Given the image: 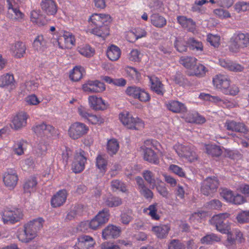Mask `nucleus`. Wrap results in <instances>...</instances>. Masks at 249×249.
I'll list each match as a JSON object with an SVG mask.
<instances>
[{
    "label": "nucleus",
    "mask_w": 249,
    "mask_h": 249,
    "mask_svg": "<svg viewBox=\"0 0 249 249\" xmlns=\"http://www.w3.org/2000/svg\"><path fill=\"white\" fill-rule=\"evenodd\" d=\"M230 50L236 53L240 48L247 47L249 45V34L237 33L230 39Z\"/></svg>",
    "instance_id": "f257e3e1"
},
{
    "label": "nucleus",
    "mask_w": 249,
    "mask_h": 249,
    "mask_svg": "<svg viewBox=\"0 0 249 249\" xmlns=\"http://www.w3.org/2000/svg\"><path fill=\"white\" fill-rule=\"evenodd\" d=\"M120 119L123 124L129 129L139 130L144 127L141 119L133 117L128 112L120 114Z\"/></svg>",
    "instance_id": "f03ea898"
},
{
    "label": "nucleus",
    "mask_w": 249,
    "mask_h": 249,
    "mask_svg": "<svg viewBox=\"0 0 249 249\" xmlns=\"http://www.w3.org/2000/svg\"><path fill=\"white\" fill-rule=\"evenodd\" d=\"M229 215L227 213H220L213 216L212 219L216 230L222 233L226 234L231 231L230 223L226 219Z\"/></svg>",
    "instance_id": "7ed1b4c3"
},
{
    "label": "nucleus",
    "mask_w": 249,
    "mask_h": 249,
    "mask_svg": "<svg viewBox=\"0 0 249 249\" xmlns=\"http://www.w3.org/2000/svg\"><path fill=\"white\" fill-rule=\"evenodd\" d=\"M101 16V29L93 28L91 31L93 34L105 38L109 35L108 24L111 22V17L109 15L100 14Z\"/></svg>",
    "instance_id": "20e7f679"
},
{
    "label": "nucleus",
    "mask_w": 249,
    "mask_h": 249,
    "mask_svg": "<svg viewBox=\"0 0 249 249\" xmlns=\"http://www.w3.org/2000/svg\"><path fill=\"white\" fill-rule=\"evenodd\" d=\"M219 181L216 177H208L202 183L200 191L205 196H211L216 192Z\"/></svg>",
    "instance_id": "39448f33"
},
{
    "label": "nucleus",
    "mask_w": 249,
    "mask_h": 249,
    "mask_svg": "<svg viewBox=\"0 0 249 249\" xmlns=\"http://www.w3.org/2000/svg\"><path fill=\"white\" fill-rule=\"evenodd\" d=\"M89 130L88 126L84 124L76 122L71 125L68 133L71 138L75 140L86 134Z\"/></svg>",
    "instance_id": "423d86ee"
},
{
    "label": "nucleus",
    "mask_w": 249,
    "mask_h": 249,
    "mask_svg": "<svg viewBox=\"0 0 249 249\" xmlns=\"http://www.w3.org/2000/svg\"><path fill=\"white\" fill-rule=\"evenodd\" d=\"M6 209L3 212L2 219L4 223H15L22 218L23 214L18 209H14V210H9Z\"/></svg>",
    "instance_id": "0eeeda50"
},
{
    "label": "nucleus",
    "mask_w": 249,
    "mask_h": 249,
    "mask_svg": "<svg viewBox=\"0 0 249 249\" xmlns=\"http://www.w3.org/2000/svg\"><path fill=\"white\" fill-rule=\"evenodd\" d=\"M87 161L85 152L80 149L75 156L74 160L72 163V170L75 173H79L85 168V164Z\"/></svg>",
    "instance_id": "6e6552de"
},
{
    "label": "nucleus",
    "mask_w": 249,
    "mask_h": 249,
    "mask_svg": "<svg viewBox=\"0 0 249 249\" xmlns=\"http://www.w3.org/2000/svg\"><path fill=\"white\" fill-rule=\"evenodd\" d=\"M83 89L89 93L101 92L105 90V84L98 80L88 81L83 85Z\"/></svg>",
    "instance_id": "1a4fd4ad"
},
{
    "label": "nucleus",
    "mask_w": 249,
    "mask_h": 249,
    "mask_svg": "<svg viewBox=\"0 0 249 249\" xmlns=\"http://www.w3.org/2000/svg\"><path fill=\"white\" fill-rule=\"evenodd\" d=\"M176 152L179 157L185 158L190 162H193L197 159L196 153L189 146L179 145Z\"/></svg>",
    "instance_id": "9d476101"
},
{
    "label": "nucleus",
    "mask_w": 249,
    "mask_h": 249,
    "mask_svg": "<svg viewBox=\"0 0 249 249\" xmlns=\"http://www.w3.org/2000/svg\"><path fill=\"white\" fill-rule=\"evenodd\" d=\"M44 223L43 219L39 217L34 219L30 221L28 223L24 225L25 228L27 229V231L30 232V235L35 237L37 235V232L43 226Z\"/></svg>",
    "instance_id": "9b49d317"
},
{
    "label": "nucleus",
    "mask_w": 249,
    "mask_h": 249,
    "mask_svg": "<svg viewBox=\"0 0 249 249\" xmlns=\"http://www.w3.org/2000/svg\"><path fill=\"white\" fill-rule=\"evenodd\" d=\"M135 179L141 196L147 200H151L153 198V193L146 187L143 179L140 177H137Z\"/></svg>",
    "instance_id": "f8f14e48"
},
{
    "label": "nucleus",
    "mask_w": 249,
    "mask_h": 249,
    "mask_svg": "<svg viewBox=\"0 0 249 249\" xmlns=\"http://www.w3.org/2000/svg\"><path fill=\"white\" fill-rule=\"evenodd\" d=\"M225 127L227 130L231 131L242 133H247L248 132V128L244 123L233 120H227L225 124Z\"/></svg>",
    "instance_id": "ddd939ff"
},
{
    "label": "nucleus",
    "mask_w": 249,
    "mask_h": 249,
    "mask_svg": "<svg viewBox=\"0 0 249 249\" xmlns=\"http://www.w3.org/2000/svg\"><path fill=\"white\" fill-rule=\"evenodd\" d=\"M57 42L61 48H71L74 44V36L70 32H64L63 36L58 39Z\"/></svg>",
    "instance_id": "4468645a"
},
{
    "label": "nucleus",
    "mask_w": 249,
    "mask_h": 249,
    "mask_svg": "<svg viewBox=\"0 0 249 249\" xmlns=\"http://www.w3.org/2000/svg\"><path fill=\"white\" fill-rule=\"evenodd\" d=\"M213 83L217 89H221L223 92L224 90L229 87L230 85V79L228 76L219 74L213 78Z\"/></svg>",
    "instance_id": "2eb2a0df"
},
{
    "label": "nucleus",
    "mask_w": 249,
    "mask_h": 249,
    "mask_svg": "<svg viewBox=\"0 0 249 249\" xmlns=\"http://www.w3.org/2000/svg\"><path fill=\"white\" fill-rule=\"evenodd\" d=\"M67 193L66 190L59 191L51 199V205L54 207H58L62 205L66 201Z\"/></svg>",
    "instance_id": "dca6fc26"
},
{
    "label": "nucleus",
    "mask_w": 249,
    "mask_h": 249,
    "mask_svg": "<svg viewBox=\"0 0 249 249\" xmlns=\"http://www.w3.org/2000/svg\"><path fill=\"white\" fill-rule=\"evenodd\" d=\"M42 10L48 15H54L57 11L55 2L53 0H43L41 3Z\"/></svg>",
    "instance_id": "f3484780"
},
{
    "label": "nucleus",
    "mask_w": 249,
    "mask_h": 249,
    "mask_svg": "<svg viewBox=\"0 0 249 249\" xmlns=\"http://www.w3.org/2000/svg\"><path fill=\"white\" fill-rule=\"evenodd\" d=\"M18 180V176L15 171L10 169L5 173L3 181L6 186L13 188L17 185Z\"/></svg>",
    "instance_id": "a211bd4d"
},
{
    "label": "nucleus",
    "mask_w": 249,
    "mask_h": 249,
    "mask_svg": "<svg viewBox=\"0 0 249 249\" xmlns=\"http://www.w3.org/2000/svg\"><path fill=\"white\" fill-rule=\"evenodd\" d=\"M120 233V229L115 226L109 225L102 231V236L105 239L118 237Z\"/></svg>",
    "instance_id": "6ab92c4d"
},
{
    "label": "nucleus",
    "mask_w": 249,
    "mask_h": 249,
    "mask_svg": "<svg viewBox=\"0 0 249 249\" xmlns=\"http://www.w3.org/2000/svg\"><path fill=\"white\" fill-rule=\"evenodd\" d=\"M27 116L26 113L20 112L15 116L12 120V127L16 130L20 129L26 124Z\"/></svg>",
    "instance_id": "aec40b11"
},
{
    "label": "nucleus",
    "mask_w": 249,
    "mask_h": 249,
    "mask_svg": "<svg viewBox=\"0 0 249 249\" xmlns=\"http://www.w3.org/2000/svg\"><path fill=\"white\" fill-rule=\"evenodd\" d=\"M219 64L220 66L230 71L241 72L244 69V67L242 65L229 60L220 59Z\"/></svg>",
    "instance_id": "412c9836"
},
{
    "label": "nucleus",
    "mask_w": 249,
    "mask_h": 249,
    "mask_svg": "<svg viewBox=\"0 0 249 249\" xmlns=\"http://www.w3.org/2000/svg\"><path fill=\"white\" fill-rule=\"evenodd\" d=\"M33 129L37 135L40 136L43 135H47L49 133H53L54 131V128L52 125H47L44 123L36 124L33 128Z\"/></svg>",
    "instance_id": "4be33fe9"
},
{
    "label": "nucleus",
    "mask_w": 249,
    "mask_h": 249,
    "mask_svg": "<svg viewBox=\"0 0 249 249\" xmlns=\"http://www.w3.org/2000/svg\"><path fill=\"white\" fill-rule=\"evenodd\" d=\"M90 107L94 110H104L107 107L104 101L100 97L96 96H90L89 97Z\"/></svg>",
    "instance_id": "5701e85b"
},
{
    "label": "nucleus",
    "mask_w": 249,
    "mask_h": 249,
    "mask_svg": "<svg viewBox=\"0 0 249 249\" xmlns=\"http://www.w3.org/2000/svg\"><path fill=\"white\" fill-rule=\"evenodd\" d=\"M167 108L175 113H184L187 111L185 105L178 101L173 100L166 104Z\"/></svg>",
    "instance_id": "b1692460"
},
{
    "label": "nucleus",
    "mask_w": 249,
    "mask_h": 249,
    "mask_svg": "<svg viewBox=\"0 0 249 249\" xmlns=\"http://www.w3.org/2000/svg\"><path fill=\"white\" fill-rule=\"evenodd\" d=\"M170 230V227L168 225H161L158 226H153L152 231L160 239L165 238Z\"/></svg>",
    "instance_id": "393cba45"
},
{
    "label": "nucleus",
    "mask_w": 249,
    "mask_h": 249,
    "mask_svg": "<svg viewBox=\"0 0 249 249\" xmlns=\"http://www.w3.org/2000/svg\"><path fill=\"white\" fill-rule=\"evenodd\" d=\"M150 81L151 84V89L158 95H163L165 90L163 85L160 80L158 77L153 76L150 77Z\"/></svg>",
    "instance_id": "a878e982"
},
{
    "label": "nucleus",
    "mask_w": 249,
    "mask_h": 249,
    "mask_svg": "<svg viewBox=\"0 0 249 249\" xmlns=\"http://www.w3.org/2000/svg\"><path fill=\"white\" fill-rule=\"evenodd\" d=\"M178 22L185 28L190 31H193L196 28V23L191 18H187L184 16H178L177 18Z\"/></svg>",
    "instance_id": "bb28decb"
},
{
    "label": "nucleus",
    "mask_w": 249,
    "mask_h": 249,
    "mask_svg": "<svg viewBox=\"0 0 249 249\" xmlns=\"http://www.w3.org/2000/svg\"><path fill=\"white\" fill-rule=\"evenodd\" d=\"M78 245L83 249H89L93 247L95 242L93 239L89 235H82L78 238Z\"/></svg>",
    "instance_id": "cd10ccee"
},
{
    "label": "nucleus",
    "mask_w": 249,
    "mask_h": 249,
    "mask_svg": "<svg viewBox=\"0 0 249 249\" xmlns=\"http://www.w3.org/2000/svg\"><path fill=\"white\" fill-rule=\"evenodd\" d=\"M107 55L108 58L111 61H116L120 57V49L114 45H112L108 48L107 51Z\"/></svg>",
    "instance_id": "c85d7f7f"
},
{
    "label": "nucleus",
    "mask_w": 249,
    "mask_h": 249,
    "mask_svg": "<svg viewBox=\"0 0 249 249\" xmlns=\"http://www.w3.org/2000/svg\"><path fill=\"white\" fill-rule=\"evenodd\" d=\"M151 23L155 27L162 28L166 24V20L158 14H154L150 16Z\"/></svg>",
    "instance_id": "c756f323"
},
{
    "label": "nucleus",
    "mask_w": 249,
    "mask_h": 249,
    "mask_svg": "<svg viewBox=\"0 0 249 249\" xmlns=\"http://www.w3.org/2000/svg\"><path fill=\"white\" fill-rule=\"evenodd\" d=\"M26 49V48L25 44L20 41L16 42L12 48L15 56L17 58L23 57V54L25 53Z\"/></svg>",
    "instance_id": "7c9ffc66"
},
{
    "label": "nucleus",
    "mask_w": 249,
    "mask_h": 249,
    "mask_svg": "<svg viewBox=\"0 0 249 249\" xmlns=\"http://www.w3.org/2000/svg\"><path fill=\"white\" fill-rule=\"evenodd\" d=\"M144 159L155 164H158L159 163V160L157 155L151 148H146L144 150Z\"/></svg>",
    "instance_id": "2f4dec72"
},
{
    "label": "nucleus",
    "mask_w": 249,
    "mask_h": 249,
    "mask_svg": "<svg viewBox=\"0 0 249 249\" xmlns=\"http://www.w3.org/2000/svg\"><path fill=\"white\" fill-rule=\"evenodd\" d=\"M15 80L13 74L6 73L0 77V87H7L14 85Z\"/></svg>",
    "instance_id": "473e14b6"
},
{
    "label": "nucleus",
    "mask_w": 249,
    "mask_h": 249,
    "mask_svg": "<svg viewBox=\"0 0 249 249\" xmlns=\"http://www.w3.org/2000/svg\"><path fill=\"white\" fill-rule=\"evenodd\" d=\"M176 50L179 53L186 52L188 47V40L181 37L176 38L174 43Z\"/></svg>",
    "instance_id": "72a5a7b5"
},
{
    "label": "nucleus",
    "mask_w": 249,
    "mask_h": 249,
    "mask_svg": "<svg viewBox=\"0 0 249 249\" xmlns=\"http://www.w3.org/2000/svg\"><path fill=\"white\" fill-rule=\"evenodd\" d=\"M197 62V59L194 57L182 56L179 60L180 63L187 69L192 70Z\"/></svg>",
    "instance_id": "f704fd0d"
},
{
    "label": "nucleus",
    "mask_w": 249,
    "mask_h": 249,
    "mask_svg": "<svg viewBox=\"0 0 249 249\" xmlns=\"http://www.w3.org/2000/svg\"><path fill=\"white\" fill-rule=\"evenodd\" d=\"M107 160L105 155H98L96 159V165L102 173L107 170Z\"/></svg>",
    "instance_id": "c9c22d12"
},
{
    "label": "nucleus",
    "mask_w": 249,
    "mask_h": 249,
    "mask_svg": "<svg viewBox=\"0 0 249 249\" xmlns=\"http://www.w3.org/2000/svg\"><path fill=\"white\" fill-rule=\"evenodd\" d=\"M105 204L109 207H118L122 204V199L118 197L113 196H110L107 197L105 200Z\"/></svg>",
    "instance_id": "e433bc0d"
},
{
    "label": "nucleus",
    "mask_w": 249,
    "mask_h": 249,
    "mask_svg": "<svg viewBox=\"0 0 249 249\" xmlns=\"http://www.w3.org/2000/svg\"><path fill=\"white\" fill-rule=\"evenodd\" d=\"M119 148V144L118 141L112 139L109 140L107 144V150L108 153L110 155L116 154Z\"/></svg>",
    "instance_id": "4c0bfd02"
},
{
    "label": "nucleus",
    "mask_w": 249,
    "mask_h": 249,
    "mask_svg": "<svg viewBox=\"0 0 249 249\" xmlns=\"http://www.w3.org/2000/svg\"><path fill=\"white\" fill-rule=\"evenodd\" d=\"M191 71L192 72L190 74V75L201 77L204 76L206 73V68L203 65L196 63Z\"/></svg>",
    "instance_id": "58836bf2"
},
{
    "label": "nucleus",
    "mask_w": 249,
    "mask_h": 249,
    "mask_svg": "<svg viewBox=\"0 0 249 249\" xmlns=\"http://www.w3.org/2000/svg\"><path fill=\"white\" fill-rule=\"evenodd\" d=\"M221 240V237L214 233L207 234L201 239V242L203 244H213L215 242H219Z\"/></svg>",
    "instance_id": "ea45409f"
},
{
    "label": "nucleus",
    "mask_w": 249,
    "mask_h": 249,
    "mask_svg": "<svg viewBox=\"0 0 249 249\" xmlns=\"http://www.w3.org/2000/svg\"><path fill=\"white\" fill-rule=\"evenodd\" d=\"M110 216L109 211L107 209H104L99 212L95 217L98 220L102 225L107 223Z\"/></svg>",
    "instance_id": "a19ab883"
},
{
    "label": "nucleus",
    "mask_w": 249,
    "mask_h": 249,
    "mask_svg": "<svg viewBox=\"0 0 249 249\" xmlns=\"http://www.w3.org/2000/svg\"><path fill=\"white\" fill-rule=\"evenodd\" d=\"M37 184V181L35 178H29L25 182L23 189L25 192L31 193L33 191Z\"/></svg>",
    "instance_id": "79ce46f5"
},
{
    "label": "nucleus",
    "mask_w": 249,
    "mask_h": 249,
    "mask_svg": "<svg viewBox=\"0 0 249 249\" xmlns=\"http://www.w3.org/2000/svg\"><path fill=\"white\" fill-rule=\"evenodd\" d=\"M206 151L208 155L215 157H218L222 153V150L220 146L215 145L208 146L206 148Z\"/></svg>",
    "instance_id": "37998d69"
},
{
    "label": "nucleus",
    "mask_w": 249,
    "mask_h": 249,
    "mask_svg": "<svg viewBox=\"0 0 249 249\" xmlns=\"http://www.w3.org/2000/svg\"><path fill=\"white\" fill-rule=\"evenodd\" d=\"M78 50L81 54L87 57L92 56L95 53L94 50L88 45L79 47Z\"/></svg>",
    "instance_id": "c03bdc74"
},
{
    "label": "nucleus",
    "mask_w": 249,
    "mask_h": 249,
    "mask_svg": "<svg viewBox=\"0 0 249 249\" xmlns=\"http://www.w3.org/2000/svg\"><path fill=\"white\" fill-rule=\"evenodd\" d=\"M84 71V68L81 66H75L72 70V72L71 73L70 78L73 81H78L82 77V71Z\"/></svg>",
    "instance_id": "a18cd8bd"
},
{
    "label": "nucleus",
    "mask_w": 249,
    "mask_h": 249,
    "mask_svg": "<svg viewBox=\"0 0 249 249\" xmlns=\"http://www.w3.org/2000/svg\"><path fill=\"white\" fill-rule=\"evenodd\" d=\"M171 79L176 84L179 86H183L188 83L185 76L180 72H177L171 77Z\"/></svg>",
    "instance_id": "49530a36"
},
{
    "label": "nucleus",
    "mask_w": 249,
    "mask_h": 249,
    "mask_svg": "<svg viewBox=\"0 0 249 249\" xmlns=\"http://www.w3.org/2000/svg\"><path fill=\"white\" fill-rule=\"evenodd\" d=\"M30 233V232L27 231L24 226V230L19 231L17 236L19 240L22 242L28 243L35 238L33 236H31Z\"/></svg>",
    "instance_id": "de8ad7c7"
},
{
    "label": "nucleus",
    "mask_w": 249,
    "mask_h": 249,
    "mask_svg": "<svg viewBox=\"0 0 249 249\" xmlns=\"http://www.w3.org/2000/svg\"><path fill=\"white\" fill-rule=\"evenodd\" d=\"M112 189L114 191L119 190L123 193L127 191L125 184L118 179H114L111 182Z\"/></svg>",
    "instance_id": "09e8293b"
},
{
    "label": "nucleus",
    "mask_w": 249,
    "mask_h": 249,
    "mask_svg": "<svg viewBox=\"0 0 249 249\" xmlns=\"http://www.w3.org/2000/svg\"><path fill=\"white\" fill-rule=\"evenodd\" d=\"M188 47L192 50H196L197 51H202L203 46L201 42L195 39L194 38H189L188 39Z\"/></svg>",
    "instance_id": "8fccbe9b"
},
{
    "label": "nucleus",
    "mask_w": 249,
    "mask_h": 249,
    "mask_svg": "<svg viewBox=\"0 0 249 249\" xmlns=\"http://www.w3.org/2000/svg\"><path fill=\"white\" fill-rule=\"evenodd\" d=\"M42 16L39 14V11H33L31 13V18L33 22H35L40 25H44L47 23L46 19H42Z\"/></svg>",
    "instance_id": "3c124183"
},
{
    "label": "nucleus",
    "mask_w": 249,
    "mask_h": 249,
    "mask_svg": "<svg viewBox=\"0 0 249 249\" xmlns=\"http://www.w3.org/2000/svg\"><path fill=\"white\" fill-rule=\"evenodd\" d=\"M142 175L144 179L152 185V188L153 189L156 185L154 174L150 171L145 170L143 171Z\"/></svg>",
    "instance_id": "603ef678"
},
{
    "label": "nucleus",
    "mask_w": 249,
    "mask_h": 249,
    "mask_svg": "<svg viewBox=\"0 0 249 249\" xmlns=\"http://www.w3.org/2000/svg\"><path fill=\"white\" fill-rule=\"evenodd\" d=\"M8 17L13 19H18L22 18L24 15L20 11V10L17 7L12 9L10 11H8Z\"/></svg>",
    "instance_id": "864d4df0"
},
{
    "label": "nucleus",
    "mask_w": 249,
    "mask_h": 249,
    "mask_svg": "<svg viewBox=\"0 0 249 249\" xmlns=\"http://www.w3.org/2000/svg\"><path fill=\"white\" fill-rule=\"evenodd\" d=\"M134 99H138L141 102H146L150 100V96L144 89L140 88Z\"/></svg>",
    "instance_id": "5fc2aeb1"
},
{
    "label": "nucleus",
    "mask_w": 249,
    "mask_h": 249,
    "mask_svg": "<svg viewBox=\"0 0 249 249\" xmlns=\"http://www.w3.org/2000/svg\"><path fill=\"white\" fill-rule=\"evenodd\" d=\"M101 16L98 14H94L90 17L89 22L91 25L94 26V28H98L101 29Z\"/></svg>",
    "instance_id": "6e6d98bb"
},
{
    "label": "nucleus",
    "mask_w": 249,
    "mask_h": 249,
    "mask_svg": "<svg viewBox=\"0 0 249 249\" xmlns=\"http://www.w3.org/2000/svg\"><path fill=\"white\" fill-rule=\"evenodd\" d=\"M168 249H185V246L178 239H172L168 243Z\"/></svg>",
    "instance_id": "4d7b16f0"
},
{
    "label": "nucleus",
    "mask_w": 249,
    "mask_h": 249,
    "mask_svg": "<svg viewBox=\"0 0 249 249\" xmlns=\"http://www.w3.org/2000/svg\"><path fill=\"white\" fill-rule=\"evenodd\" d=\"M234 9L238 13L249 10V3L245 1H239L234 5Z\"/></svg>",
    "instance_id": "13d9d810"
},
{
    "label": "nucleus",
    "mask_w": 249,
    "mask_h": 249,
    "mask_svg": "<svg viewBox=\"0 0 249 249\" xmlns=\"http://www.w3.org/2000/svg\"><path fill=\"white\" fill-rule=\"evenodd\" d=\"M45 41L42 36H37L33 42V47L36 50H40L45 46Z\"/></svg>",
    "instance_id": "bf43d9fd"
},
{
    "label": "nucleus",
    "mask_w": 249,
    "mask_h": 249,
    "mask_svg": "<svg viewBox=\"0 0 249 249\" xmlns=\"http://www.w3.org/2000/svg\"><path fill=\"white\" fill-rule=\"evenodd\" d=\"M207 40L214 48H217L220 44V37L217 35H213L212 34L208 35Z\"/></svg>",
    "instance_id": "052dcab7"
},
{
    "label": "nucleus",
    "mask_w": 249,
    "mask_h": 249,
    "mask_svg": "<svg viewBox=\"0 0 249 249\" xmlns=\"http://www.w3.org/2000/svg\"><path fill=\"white\" fill-rule=\"evenodd\" d=\"M227 234V239L224 242L223 244L229 249L236 244L235 239L233 237L231 231L226 233Z\"/></svg>",
    "instance_id": "680f3d73"
},
{
    "label": "nucleus",
    "mask_w": 249,
    "mask_h": 249,
    "mask_svg": "<svg viewBox=\"0 0 249 249\" xmlns=\"http://www.w3.org/2000/svg\"><path fill=\"white\" fill-rule=\"evenodd\" d=\"M236 219L239 223L249 222V211H243L238 213Z\"/></svg>",
    "instance_id": "e2e57ef3"
},
{
    "label": "nucleus",
    "mask_w": 249,
    "mask_h": 249,
    "mask_svg": "<svg viewBox=\"0 0 249 249\" xmlns=\"http://www.w3.org/2000/svg\"><path fill=\"white\" fill-rule=\"evenodd\" d=\"M220 194L224 199L229 202H231L234 196L233 192L227 188L222 189Z\"/></svg>",
    "instance_id": "0e129e2a"
},
{
    "label": "nucleus",
    "mask_w": 249,
    "mask_h": 249,
    "mask_svg": "<svg viewBox=\"0 0 249 249\" xmlns=\"http://www.w3.org/2000/svg\"><path fill=\"white\" fill-rule=\"evenodd\" d=\"M141 53L137 49L132 50L129 53V59L134 62H140L141 61Z\"/></svg>",
    "instance_id": "69168bd1"
},
{
    "label": "nucleus",
    "mask_w": 249,
    "mask_h": 249,
    "mask_svg": "<svg viewBox=\"0 0 249 249\" xmlns=\"http://www.w3.org/2000/svg\"><path fill=\"white\" fill-rule=\"evenodd\" d=\"M213 13L218 17L221 18H230L231 17V15L228 11L222 8L215 9L213 11Z\"/></svg>",
    "instance_id": "338daca9"
},
{
    "label": "nucleus",
    "mask_w": 249,
    "mask_h": 249,
    "mask_svg": "<svg viewBox=\"0 0 249 249\" xmlns=\"http://www.w3.org/2000/svg\"><path fill=\"white\" fill-rule=\"evenodd\" d=\"M157 204L156 203L150 205L147 209L149 211V214L152 219L158 220L160 218L159 215L157 213V209L156 208Z\"/></svg>",
    "instance_id": "774afa93"
}]
</instances>
